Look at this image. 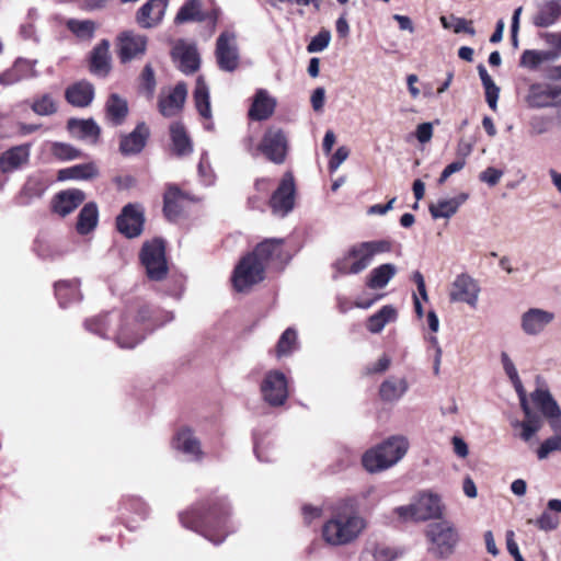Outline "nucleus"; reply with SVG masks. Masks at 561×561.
<instances>
[{
    "label": "nucleus",
    "mask_w": 561,
    "mask_h": 561,
    "mask_svg": "<svg viewBox=\"0 0 561 561\" xmlns=\"http://www.w3.org/2000/svg\"><path fill=\"white\" fill-rule=\"evenodd\" d=\"M158 313L160 312L142 306L133 319L123 320L117 312H110L85 320L84 327L103 337L113 333L119 347L133 348L142 341L146 332H151L174 318L172 312H164L163 319H160Z\"/></svg>",
    "instance_id": "f257e3e1"
},
{
    "label": "nucleus",
    "mask_w": 561,
    "mask_h": 561,
    "mask_svg": "<svg viewBox=\"0 0 561 561\" xmlns=\"http://www.w3.org/2000/svg\"><path fill=\"white\" fill-rule=\"evenodd\" d=\"M31 147L27 144L14 146L0 156V169L8 173L25 165L30 160Z\"/></svg>",
    "instance_id": "393cba45"
},
{
    "label": "nucleus",
    "mask_w": 561,
    "mask_h": 561,
    "mask_svg": "<svg viewBox=\"0 0 561 561\" xmlns=\"http://www.w3.org/2000/svg\"><path fill=\"white\" fill-rule=\"evenodd\" d=\"M51 153L54 157L67 161L80 157V151L73 146L65 142H54L51 145Z\"/></svg>",
    "instance_id": "6e6d98bb"
},
{
    "label": "nucleus",
    "mask_w": 561,
    "mask_h": 561,
    "mask_svg": "<svg viewBox=\"0 0 561 561\" xmlns=\"http://www.w3.org/2000/svg\"><path fill=\"white\" fill-rule=\"evenodd\" d=\"M98 175L93 163L76 164L59 171V180H89Z\"/></svg>",
    "instance_id": "a18cd8bd"
},
{
    "label": "nucleus",
    "mask_w": 561,
    "mask_h": 561,
    "mask_svg": "<svg viewBox=\"0 0 561 561\" xmlns=\"http://www.w3.org/2000/svg\"><path fill=\"white\" fill-rule=\"evenodd\" d=\"M172 56L178 62L179 69L185 75L193 73L199 68V56L196 47L193 45L179 42L173 47Z\"/></svg>",
    "instance_id": "4be33fe9"
},
{
    "label": "nucleus",
    "mask_w": 561,
    "mask_h": 561,
    "mask_svg": "<svg viewBox=\"0 0 561 561\" xmlns=\"http://www.w3.org/2000/svg\"><path fill=\"white\" fill-rule=\"evenodd\" d=\"M67 27L78 38L82 41H90L94 36V32L96 30V25L91 20H77L70 19L67 21Z\"/></svg>",
    "instance_id": "09e8293b"
},
{
    "label": "nucleus",
    "mask_w": 561,
    "mask_h": 561,
    "mask_svg": "<svg viewBox=\"0 0 561 561\" xmlns=\"http://www.w3.org/2000/svg\"><path fill=\"white\" fill-rule=\"evenodd\" d=\"M295 182L290 173H286L277 190L270 199V206L277 216L285 217L294 208Z\"/></svg>",
    "instance_id": "2eb2a0df"
},
{
    "label": "nucleus",
    "mask_w": 561,
    "mask_h": 561,
    "mask_svg": "<svg viewBox=\"0 0 561 561\" xmlns=\"http://www.w3.org/2000/svg\"><path fill=\"white\" fill-rule=\"evenodd\" d=\"M501 363H502L503 369H504L505 374L507 375V377L510 378V380H512V379L517 380V377H519L518 371H517L513 360L511 359V357L508 356V354L506 352L501 353Z\"/></svg>",
    "instance_id": "338daca9"
},
{
    "label": "nucleus",
    "mask_w": 561,
    "mask_h": 561,
    "mask_svg": "<svg viewBox=\"0 0 561 561\" xmlns=\"http://www.w3.org/2000/svg\"><path fill=\"white\" fill-rule=\"evenodd\" d=\"M433 125L432 123H422L416 127L415 137L421 144H426L432 139Z\"/></svg>",
    "instance_id": "69168bd1"
},
{
    "label": "nucleus",
    "mask_w": 561,
    "mask_h": 561,
    "mask_svg": "<svg viewBox=\"0 0 561 561\" xmlns=\"http://www.w3.org/2000/svg\"><path fill=\"white\" fill-rule=\"evenodd\" d=\"M288 149V141L285 133L277 127L268 128L259 146L266 158L276 163L280 164L285 161Z\"/></svg>",
    "instance_id": "9b49d317"
},
{
    "label": "nucleus",
    "mask_w": 561,
    "mask_h": 561,
    "mask_svg": "<svg viewBox=\"0 0 561 561\" xmlns=\"http://www.w3.org/2000/svg\"><path fill=\"white\" fill-rule=\"evenodd\" d=\"M416 520L438 518L443 514L442 499L431 491L420 493L413 501Z\"/></svg>",
    "instance_id": "f3484780"
},
{
    "label": "nucleus",
    "mask_w": 561,
    "mask_h": 561,
    "mask_svg": "<svg viewBox=\"0 0 561 561\" xmlns=\"http://www.w3.org/2000/svg\"><path fill=\"white\" fill-rule=\"evenodd\" d=\"M480 286L469 274L462 273L456 276L449 293L450 301L465 302L472 308L478 305Z\"/></svg>",
    "instance_id": "ddd939ff"
},
{
    "label": "nucleus",
    "mask_w": 561,
    "mask_h": 561,
    "mask_svg": "<svg viewBox=\"0 0 561 561\" xmlns=\"http://www.w3.org/2000/svg\"><path fill=\"white\" fill-rule=\"evenodd\" d=\"M140 260L151 280H161L168 274L164 242L154 239L146 242L140 252Z\"/></svg>",
    "instance_id": "6e6552de"
},
{
    "label": "nucleus",
    "mask_w": 561,
    "mask_h": 561,
    "mask_svg": "<svg viewBox=\"0 0 561 561\" xmlns=\"http://www.w3.org/2000/svg\"><path fill=\"white\" fill-rule=\"evenodd\" d=\"M90 70L92 73L106 77L111 70L110 43L106 39L101 41L92 53L90 60Z\"/></svg>",
    "instance_id": "c756f323"
},
{
    "label": "nucleus",
    "mask_w": 561,
    "mask_h": 561,
    "mask_svg": "<svg viewBox=\"0 0 561 561\" xmlns=\"http://www.w3.org/2000/svg\"><path fill=\"white\" fill-rule=\"evenodd\" d=\"M554 58L556 54L549 50L527 49L522 54L519 65L530 70H535L542 62Z\"/></svg>",
    "instance_id": "49530a36"
},
{
    "label": "nucleus",
    "mask_w": 561,
    "mask_h": 561,
    "mask_svg": "<svg viewBox=\"0 0 561 561\" xmlns=\"http://www.w3.org/2000/svg\"><path fill=\"white\" fill-rule=\"evenodd\" d=\"M206 19L202 0H185L174 18V23L203 22Z\"/></svg>",
    "instance_id": "f704fd0d"
},
{
    "label": "nucleus",
    "mask_w": 561,
    "mask_h": 561,
    "mask_svg": "<svg viewBox=\"0 0 561 561\" xmlns=\"http://www.w3.org/2000/svg\"><path fill=\"white\" fill-rule=\"evenodd\" d=\"M16 123L14 111L0 110V137H15Z\"/></svg>",
    "instance_id": "864d4df0"
},
{
    "label": "nucleus",
    "mask_w": 561,
    "mask_h": 561,
    "mask_svg": "<svg viewBox=\"0 0 561 561\" xmlns=\"http://www.w3.org/2000/svg\"><path fill=\"white\" fill-rule=\"evenodd\" d=\"M531 401L548 420L552 430H561V409L548 389L537 388L531 393Z\"/></svg>",
    "instance_id": "dca6fc26"
},
{
    "label": "nucleus",
    "mask_w": 561,
    "mask_h": 561,
    "mask_svg": "<svg viewBox=\"0 0 561 561\" xmlns=\"http://www.w3.org/2000/svg\"><path fill=\"white\" fill-rule=\"evenodd\" d=\"M85 194L77 188L67 190L57 194L53 202V209L56 214L65 217L72 213L83 201Z\"/></svg>",
    "instance_id": "bb28decb"
},
{
    "label": "nucleus",
    "mask_w": 561,
    "mask_h": 561,
    "mask_svg": "<svg viewBox=\"0 0 561 561\" xmlns=\"http://www.w3.org/2000/svg\"><path fill=\"white\" fill-rule=\"evenodd\" d=\"M106 117L113 125H121L128 113V106L125 99L113 93L105 104Z\"/></svg>",
    "instance_id": "ea45409f"
},
{
    "label": "nucleus",
    "mask_w": 561,
    "mask_h": 561,
    "mask_svg": "<svg viewBox=\"0 0 561 561\" xmlns=\"http://www.w3.org/2000/svg\"><path fill=\"white\" fill-rule=\"evenodd\" d=\"M187 89L185 83L179 82L168 93H161L159 98V111L164 117L178 115L185 103Z\"/></svg>",
    "instance_id": "aec40b11"
},
{
    "label": "nucleus",
    "mask_w": 561,
    "mask_h": 561,
    "mask_svg": "<svg viewBox=\"0 0 561 561\" xmlns=\"http://www.w3.org/2000/svg\"><path fill=\"white\" fill-rule=\"evenodd\" d=\"M36 64V60L18 58L10 69L0 75V84L11 85L21 80L37 77Z\"/></svg>",
    "instance_id": "412c9836"
},
{
    "label": "nucleus",
    "mask_w": 561,
    "mask_h": 561,
    "mask_svg": "<svg viewBox=\"0 0 561 561\" xmlns=\"http://www.w3.org/2000/svg\"><path fill=\"white\" fill-rule=\"evenodd\" d=\"M144 209L139 204H127L116 218L117 230L127 238L138 237L144 229Z\"/></svg>",
    "instance_id": "f8f14e48"
},
{
    "label": "nucleus",
    "mask_w": 561,
    "mask_h": 561,
    "mask_svg": "<svg viewBox=\"0 0 561 561\" xmlns=\"http://www.w3.org/2000/svg\"><path fill=\"white\" fill-rule=\"evenodd\" d=\"M276 99L265 89H259L249 110V117L253 121H264L271 117L276 107Z\"/></svg>",
    "instance_id": "b1692460"
},
{
    "label": "nucleus",
    "mask_w": 561,
    "mask_h": 561,
    "mask_svg": "<svg viewBox=\"0 0 561 561\" xmlns=\"http://www.w3.org/2000/svg\"><path fill=\"white\" fill-rule=\"evenodd\" d=\"M168 0H149L137 13V22L140 26L149 28L158 25L165 13Z\"/></svg>",
    "instance_id": "5701e85b"
},
{
    "label": "nucleus",
    "mask_w": 561,
    "mask_h": 561,
    "mask_svg": "<svg viewBox=\"0 0 561 561\" xmlns=\"http://www.w3.org/2000/svg\"><path fill=\"white\" fill-rule=\"evenodd\" d=\"M311 106L314 112H322L325 102V90L322 87H319L313 90L310 98Z\"/></svg>",
    "instance_id": "0e129e2a"
},
{
    "label": "nucleus",
    "mask_w": 561,
    "mask_h": 561,
    "mask_svg": "<svg viewBox=\"0 0 561 561\" xmlns=\"http://www.w3.org/2000/svg\"><path fill=\"white\" fill-rule=\"evenodd\" d=\"M524 414H525V420L522 422H516L514 424V426L522 428L520 437L525 442H528L540 430L541 420L531 410H528V413H524Z\"/></svg>",
    "instance_id": "8fccbe9b"
},
{
    "label": "nucleus",
    "mask_w": 561,
    "mask_h": 561,
    "mask_svg": "<svg viewBox=\"0 0 561 561\" xmlns=\"http://www.w3.org/2000/svg\"><path fill=\"white\" fill-rule=\"evenodd\" d=\"M390 242L386 240L365 241L351 245L334 264V277L339 275H357L365 271L376 254L389 252Z\"/></svg>",
    "instance_id": "20e7f679"
},
{
    "label": "nucleus",
    "mask_w": 561,
    "mask_h": 561,
    "mask_svg": "<svg viewBox=\"0 0 561 561\" xmlns=\"http://www.w3.org/2000/svg\"><path fill=\"white\" fill-rule=\"evenodd\" d=\"M297 348V332L288 328L280 335L277 343V356L283 357L291 354Z\"/></svg>",
    "instance_id": "603ef678"
},
{
    "label": "nucleus",
    "mask_w": 561,
    "mask_h": 561,
    "mask_svg": "<svg viewBox=\"0 0 561 561\" xmlns=\"http://www.w3.org/2000/svg\"><path fill=\"white\" fill-rule=\"evenodd\" d=\"M283 254V240L268 239L256 245L234 267L232 284L237 291H247L255 284L262 282L265 268L274 262L280 261Z\"/></svg>",
    "instance_id": "f03ea898"
},
{
    "label": "nucleus",
    "mask_w": 561,
    "mask_h": 561,
    "mask_svg": "<svg viewBox=\"0 0 561 561\" xmlns=\"http://www.w3.org/2000/svg\"><path fill=\"white\" fill-rule=\"evenodd\" d=\"M426 536L431 541L430 550L439 558L449 557L459 540L458 533L446 520L430 525Z\"/></svg>",
    "instance_id": "0eeeda50"
},
{
    "label": "nucleus",
    "mask_w": 561,
    "mask_h": 561,
    "mask_svg": "<svg viewBox=\"0 0 561 561\" xmlns=\"http://www.w3.org/2000/svg\"><path fill=\"white\" fill-rule=\"evenodd\" d=\"M467 198L468 194L461 193L453 198L439 199L436 204L430 205V213L434 219L450 218Z\"/></svg>",
    "instance_id": "c9c22d12"
},
{
    "label": "nucleus",
    "mask_w": 561,
    "mask_h": 561,
    "mask_svg": "<svg viewBox=\"0 0 561 561\" xmlns=\"http://www.w3.org/2000/svg\"><path fill=\"white\" fill-rule=\"evenodd\" d=\"M183 193L174 185H170L163 196V211L169 220H175L182 210Z\"/></svg>",
    "instance_id": "a19ab883"
},
{
    "label": "nucleus",
    "mask_w": 561,
    "mask_h": 561,
    "mask_svg": "<svg viewBox=\"0 0 561 561\" xmlns=\"http://www.w3.org/2000/svg\"><path fill=\"white\" fill-rule=\"evenodd\" d=\"M229 505L220 500L211 505L197 504L180 514L182 525L192 529L214 545L221 543L231 531L229 527Z\"/></svg>",
    "instance_id": "7ed1b4c3"
},
{
    "label": "nucleus",
    "mask_w": 561,
    "mask_h": 561,
    "mask_svg": "<svg viewBox=\"0 0 561 561\" xmlns=\"http://www.w3.org/2000/svg\"><path fill=\"white\" fill-rule=\"evenodd\" d=\"M215 55L221 70L232 72L238 68L239 51L233 32L225 31L218 36Z\"/></svg>",
    "instance_id": "9d476101"
},
{
    "label": "nucleus",
    "mask_w": 561,
    "mask_h": 561,
    "mask_svg": "<svg viewBox=\"0 0 561 561\" xmlns=\"http://www.w3.org/2000/svg\"><path fill=\"white\" fill-rule=\"evenodd\" d=\"M397 310L391 305L383 306L378 312L371 314L367 321V330L371 333H379L383 328L397 320Z\"/></svg>",
    "instance_id": "79ce46f5"
},
{
    "label": "nucleus",
    "mask_w": 561,
    "mask_h": 561,
    "mask_svg": "<svg viewBox=\"0 0 561 561\" xmlns=\"http://www.w3.org/2000/svg\"><path fill=\"white\" fill-rule=\"evenodd\" d=\"M80 282L59 280L55 283V295L58 299L60 307L65 308L68 304L81 300Z\"/></svg>",
    "instance_id": "58836bf2"
},
{
    "label": "nucleus",
    "mask_w": 561,
    "mask_h": 561,
    "mask_svg": "<svg viewBox=\"0 0 561 561\" xmlns=\"http://www.w3.org/2000/svg\"><path fill=\"white\" fill-rule=\"evenodd\" d=\"M194 101L196 110L199 115L205 119H211V108H210V99H209V89L202 77H198L196 80V85L194 90ZM205 128L211 130L214 128L213 122H208L205 124Z\"/></svg>",
    "instance_id": "2f4dec72"
},
{
    "label": "nucleus",
    "mask_w": 561,
    "mask_h": 561,
    "mask_svg": "<svg viewBox=\"0 0 561 561\" xmlns=\"http://www.w3.org/2000/svg\"><path fill=\"white\" fill-rule=\"evenodd\" d=\"M552 431L556 435L547 438L537 450V456L540 460L546 459L552 451H561V430Z\"/></svg>",
    "instance_id": "5fc2aeb1"
},
{
    "label": "nucleus",
    "mask_w": 561,
    "mask_h": 561,
    "mask_svg": "<svg viewBox=\"0 0 561 561\" xmlns=\"http://www.w3.org/2000/svg\"><path fill=\"white\" fill-rule=\"evenodd\" d=\"M149 137V129L145 123H140L136 128L121 139L119 150L125 156L139 153L146 146Z\"/></svg>",
    "instance_id": "a878e982"
},
{
    "label": "nucleus",
    "mask_w": 561,
    "mask_h": 561,
    "mask_svg": "<svg viewBox=\"0 0 561 561\" xmlns=\"http://www.w3.org/2000/svg\"><path fill=\"white\" fill-rule=\"evenodd\" d=\"M348 154L350 150L346 147H339L329 161V170L331 172H335L340 168V165L347 159Z\"/></svg>",
    "instance_id": "e2e57ef3"
},
{
    "label": "nucleus",
    "mask_w": 561,
    "mask_h": 561,
    "mask_svg": "<svg viewBox=\"0 0 561 561\" xmlns=\"http://www.w3.org/2000/svg\"><path fill=\"white\" fill-rule=\"evenodd\" d=\"M394 513L401 520H416V511L414 508L413 502L409 505L396 507Z\"/></svg>",
    "instance_id": "774afa93"
},
{
    "label": "nucleus",
    "mask_w": 561,
    "mask_h": 561,
    "mask_svg": "<svg viewBox=\"0 0 561 561\" xmlns=\"http://www.w3.org/2000/svg\"><path fill=\"white\" fill-rule=\"evenodd\" d=\"M503 176V171L495 169L493 167L486 168L483 172L480 173V181L486 183L490 186L496 185L501 178Z\"/></svg>",
    "instance_id": "bf43d9fd"
},
{
    "label": "nucleus",
    "mask_w": 561,
    "mask_h": 561,
    "mask_svg": "<svg viewBox=\"0 0 561 561\" xmlns=\"http://www.w3.org/2000/svg\"><path fill=\"white\" fill-rule=\"evenodd\" d=\"M263 400L271 407H282L288 398V381L279 370H270L261 382Z\"/></svg>",
    "instance_id": "1a4fd4ad"
},
{
    "label": "nucleus",
    "mask_w": 561,
    "mask_h": 561,
    "mask_svg": "<svg viewBox=\"0 0 561 561\" xmlns=\"http://www.w3.org/2000/svg\"><path fill=\"white\" fill-rule=\"evenodd\" d=\"M331 42V32L329 30H321L316 36L311 38L307 45V51L310 54L323 51Z\"/></svg>",
    "instance_id": "4d7b16f0"
},
{
    "label": "nucleus",
    "mask_w": 561,
    "mask_h": 561,
    "mask_svg": "<svg viewBox=\"0 0 561 561\" xmlns=\"http://www.w3.org/2000/svg\"><path fill=\"white\" fill-rule=\"evenodd\" d=\"M409 383L405 378L390 376L379 387V396L383 402L393 403L399 401L408 391Z\"/></svg>",
    "instance_id": "c85d7f7f"
},
{
    "label": "nucleus",
    "mask_w": 561,
    "mask_h": 561,
    "mask_svg": "<svg viewBox=\"0 0 561 561\" xmlns=\"http://www.w3.org/2000/svg\"><path fill=\"white\" fill-rule=\"evenodd\" d=\"M408 447L409 443L404 437H390L363 455V466L369 472L386 470L403 458L408 451Z\"/></svg>",
    "instance_id": "39448f33"
},
{
    "label": "nucleus",
    "mask_w": 561,
    "mask_h": 561,
    "mask_svg": "<svg viewBox=\"0 0 561 561\" xmlns=\"http://www.w3.org/2000/svg\"><path fill=\"white\" fill-rule=\"evenodd\" d=\"M439 21L444 28H453L456 34L467 33L471 36L476 34V31L472 27V21H468L463 18H458L455 15H450L449 18L440 16Z\"/></svg>",
    "instance_id": "3c124183"
},
{
    "label": "nucleus",
    "mask_w": 561,
    "mask_h": 561,
    "mask_svg": "<svg viewBox=\"0 0 561 561\" xmlns=\"http://www.w3.org/2000/svg\"><path fill=\"white\" fill-rule=\"evenodd\" d=\"M68 130L77 138L89 142H96L100 136V127L93 119L70 118L67 123Z\"/></svg>",
    "instance_id": "473e14b6"
},
{
    "label": "nucleus",
    "mask_w": 561,
    "mask_h": 561,
    "mask_svg": "<svg viewBox=\"0 0 561 561\" xmlns=\"http://www.w3.org/2000/svg\"><path fill=\"white\" fill-rule=\"evenodd\" d=\"M561 15V0H547L539 8L533 19L538 27H548L557 22Z\"/></svg>",
    "instance_id": "72a5a7b5"
},
{
    "label": "nucleus",
    "mask_w": 561,
    "mask_h": 561,
    "mask_svg": "<svg viewBox=\"0 0 561 561\" xmlns=\"http://www.w3.org/2000/svg\"><path fill=\"white\" fill-rule=\"evenodd\" d=\"M558 96V92L550 85L542 83H534L529 87L526 95V103L530 107H547L552 105L553 100Z\"/></svg>",
    "instance_id": "7c9ffc66"
},
{
    "label": "nucleus",
    "mask_w": 561,
    "mask_h": 561,
    "mask_svg": "<svg viewBox=\"0 0 561 561\" xmlns=\"http://www.w3.org/2000/svg\"><path fill=\"white\" fill-rule=\"evenodd\" d=\"M172 150L178 157H184L193 151V145L184 126L176 122L170 126Z\"/></svg>",
    "instance_id": "4c0bfd02"
},
{
    "label": "nucleus",
    "mask_w": 561,
    "mask_h": 561,
    "mask_svg": "<svg viewBox=\"0 0 561 561\" xmlns=\"http://www.w3.org/2000/svg\"><path fill=\"white\" fill-rule=\"evenodd\" d=\"M118 47L121 60L127 62L145 54L147 38L131 31H125L118 37Z\"/></svg>",
    "instance_id": "a211bd4d"
},
{
    "label": "nucleus",
    "mask_w": 561,
    "mask_h": 561,
    "mask_svg": "<svg viewBox=\"0 0 561 561\" xmlns=\"http://www.w3.org/2000/svg\"><path fill=\"white\" fill-rule=\"evenodd\" d=\"M31 108L39 116H50L57 112L58 104L50 93H44L33 99Z\"/></svg>",
    "instance_id": "de8ad7c7"
},
{
    "label": "nucleus",
    "mask_w": 561,
    "mask_h": 561,
    "mask_svg": "<svg viewBox=\"0 0 561 561\" xmlns=\"http://www.w3.org/2000/svg\"><path fill=\"white\" fill-rule=\"evenodd\" d=\"M375 561H393L397 558V552L387 546H377L371 552Z\"/></svg>",
    "instance_id": "680f3d73"
},
{
    "label": "nucleus",
    "mask_w": 561,
    "mask_h": 561,
    "mask_svg": "<svg viewBox=\"0 0 561 561\" xmlns=\"http://www.w3.org/2000/svg\"><path fill=\"white\" fill-rule=\"evenodd\" d=\"M99 210L95 203H88L80 210L77 221V231L80 234H88L98 225Z\"/></svg>",
    "instance_id": "37998d69"
},
{
    "label": "nucleus",
    "mask_w": 561,
    "mask_h": 561,
    "mask_svg": "<svg viewBox=\"0 0 561 561\" xmlns=\"http://www.w3.org/2000/svg\"><path fill=\"white\" fill-rule=\"evenodd\" d=\"M552 311L533 307L520 316V329L528 336H538L554 321Z\"/></svg>",
    "instance_id": "4468645a"
},
{
    "label": "nucleus",
    "mask_w": 561,
    "mask_h": 561,
    "mask_svg": "<svg viewBox=\"0 0 561 561\" xmlns=\"http://www.w3.org/2000/svg\"><path fill=\"white\" fill-rule=\"evenodd\" d=\"M142 87L147 90L149 95H152L156 89L154 72L150 65H146L141 73Z\"/></svg>",
    "instance_id": "052dcab7"
},
{
    "label": "nucleus",
    "mask_w": 561,
    "mask_h": 561,
    "mask_svg": "<svg viewBox=\"0 0 561 561\" xmlns=\"http://www.w3.org/2000/svg\"><path fill=\"white\" fill-rule=\"evenodd\" d=\"M65 98L73 106L85 107L94 98V88L89 81L81 80L66 89Z\"/></svg>",
    "instance_id": "cd10ccee"
},
{
    "label": "nucleus",
    "mask_w": 561,
    "mask_h": 561,
    "mask_svg": "<svg viewBox=\"0 0 561 561\" xmlns=\"http://www.w3.org/2000/svg\"><path fill=\"white\" fill-rule=\"evenodd\" d=\"M47 187L46 181L39 175H32L23 185L20 199L22 204L30 203L33 198L41 197Z\"/></svg>",
    "instance_id": "c03bdc74"
},
{
    "label": "nucleus",
    "mask_w": 561,
    "mask_h": 561,
    "mask_svg": "<svg viewBox=\"0 0 561 561\" xmlns=\"http://www.w3.org/2000/svg\"><path fill=\"white\" fill-rule=\"evenodd\" d=\"M536 526L545 531H550L559 526L558 517L553 516L550 512L545 511L535 522Z\"/></svg>",
    "instance_id": "13d9d810"
},
{
    "label": "nucleus",
    "mask_w": 561,
    "mask_h": 561,
    "mask_svg": "<svg viewBox=\"0 0 561 561\" xmlns=\"http://www.w3.org/2000/svg\"><path fill=\"white\" fill-rule=\"evenodd\" d=\"M365 527L359 515L339 513L323 525L322 535L328 543L342 546L356 539Z\"/></svg>",
    "instance_id": "423d86ee"
},
{
    "label": "nucleus",
    "mask_w": 561,
    "mask_h": 561,
    "mask_svg": "<svg viewBox=\"0 0 561 561\" xmlns=\"http://www.w3.org/2000/svg\"><path fill=\"white\" fill-rule=\"evenodd\" d=\"M172 445L174 449L181 451L190 460L199 461L204 456L201 442L188 427H182L176 432Z\"/></svg>",
    "instance_id": "6ab92c4d"
},
{
    "label": "nucleus",
    "mask_w": 561,
    "mask_h": 561,
    "mask_svg": "<svg viewBox=\"0 0 561 561\" xmlns=\"http://www.w3.org/2000/svg\"><path fill=\"white\" fill-rule=\"evenodd\" d=\"M397 274V267L392 263H385L373 268L367 278L366 286L370 289H382Z\"/></svg>",
    "instance_id": "e433bc0d"
}]
</instances>
